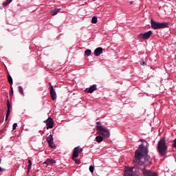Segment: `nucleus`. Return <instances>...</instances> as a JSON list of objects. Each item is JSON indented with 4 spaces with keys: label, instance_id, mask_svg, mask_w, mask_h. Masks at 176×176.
<instances>
[{
    "label": "nucleus",
    "instance_id": "9b49d317",
    "mask_svg": "<svg viewBox=\"0 0 176 176\" xmlns=\"http://www.w3.org/2000/svg\"><path fill=\"white\" fill-rule=\"evenodd\" d=\"M96 90H97V85H93L92 86H91L89 89H86L87 93H93L94 91H96Z\"/></svg>",
    "mask_w": 176,
    "mask_h": 176
},
{
    "label": "nucleus",
    "instance_id": "393cba45",
    "mask_svg": "<svg viewBox=\"0 0 176 176\" xmlns=\"http://www.w3.org/2000/svg\"><path fill=\"white\" fill-rule=\"evenodd\" d=\"M17 128V123H14L12 125V130H16V129Z\"/></svg>",
    "mask_w": 176,
    "mask_h": 176
},
{
    "label": "nucleus",
    "instance_id": "1a4fd4ad",
    "mask_svg": "<svg viewBox=\"0 0 176 176\" xmlns=\"http://www.w3.org/2000/svg\"><path fill=\"white\" fill-rule=\"evenodd\" d=\"M47 141L49 144V146L50 148H56V144H54V139H53V135L50 134L47 138Z\"/></svg>",
    "mask_w": 176,
    "mask_h": 176
},
{
    "label": "nucleus",
    "instance_id": "473e14b6",
    "mask_svg": "<svg viewBox=\"0 0 176 176\" xmlns=\"http://www.w3.org/2000/svg\"><path fill=\"white\" fill-rule=\"evenodd\" d=\"M49 85H50V89H51V86H53V85H52L51 82H49Z\"/></svg>",
    "mask_w": 176,
    "mask_h": 176
},
{
    "label": "nucleus",
    "instance_id": "423d86ee",
    "mask_svg": "<svg viewBox=\"0 0 176 176\" xmlns=\"http://www.w3.org/2000/svg\"><path fill=\"white\" fill-rule=\"evenodd\" d=\"M153 34V32L151 30H150L145 33L139 34L138 38L139 39H144V41H146V39H149L151 36H152Z\"/></svg>",
    "mask_w": 176,
    "mask_h": 176
},
{
    "label": "nucleus",
    "instance_id": "6ab92c4d",
    "mask_svg": "<svg viewBox=\"0 0 176 176\" xmlns=\"http://www.w3.org/2000/svg\"><path fill=\"white\" fill-rule=\"evenodd\" d=\"M12 1L13 0H6V1L3 3V5L4 6H8V5H9V3H10V2H12Z\"/></svg>",
    "mask_w": 176,
    "mask_h": 176
},
{
    "label": "nucleus",
    "instance_id": "a878e982",
    "mask_svg": "<svg viewBox=\"0 0 176 176\" xmlns=\"http://www.w3.org/2000/svg\"><path fill=\"white\" fill-rule=\"evenodd\" d=\"M9 115H10V111H7V113L6 115V120H8Z\"/></svg>",
    "mask_w": 176,
    "mask_h": 176
},
{
    "label": "nucleus",
    "instance_id": "cd10ccee",
    "mask_svg": "<svg viewBox=\"0 0 176 176\" xmlns=\"http://www.w3.org/2000/svg\"><path fill=\"white\" fill-rule=\"evenodd\" d=\"M141 65H146V62L144 60L140 61Z\"/></svg>",
    "mask_w": 176,
    "mask_h": 176
},
{
    "label": "nucleus",
    "instance_id": "4be33fe9",
    "mask_svg": "<svg viewBox=\"0 0 176 176\" xmlns=\"http://www.w3.org/2000/svg\"><path fill=\"white\" fill-rule=\"evenodd\" d=\"M43 164H46L47 166H50V159H47Z\"/></svg>",
    "mask_w": 176,
    "mask_h": 176
},
{
    "label": "nucleus",
    "instance_id": "f704fd0d",
    "mask_svg": "<svg viewBox=\"0 0 176 176\" xmlns=\"http://www.w3.org/2000/svg\"><path fill=\"white\" fill-rule=\"evenodd\" d=\"M130 4H131V5L133 4V1H131V2H130Z\"/></svg>",
    "mask_w": 176,
    "mask_h": 176
},
{
    "label": "nucleus",
    "instance_id": "a211bd4d",
    "mask_svg": "<svg viewBox=\"0 0 176 176\" xmlns=\"http://www.w3.org/2000/svg\"><path fill=\"white\" fill-rule=\"evenodd\" d=\"M10 102H9V100L7 101V111H10Z\"/></svg>",
    "mask_w": 176,
    "mask_h": 176
},
{
    "label": "nucleus",
    "instance_id": "6e6552de",
    "mask_svg": "<svg viewBox=\"0 0 176 176\" xmlns=\"http://www.w3.org/2000/svg\"><path fill=\"white\" fill-rule=\"evenodd\" d=\"M44 123H46L47 130H49V129H53V126L54 124V122H53V118L50 117L48 118L44 121Z\"/></svg>",
    "mask_w": 176,
    "mask_h": 176
},
{
    "label": "nucleus",
    "instance_id": "f8f14e48",
    "mask_svg": "<svg viewBox=\"0 0 176 176\" xmlns=\"http://www.w3.org/2000/svg\"><path fill=\"white\" fill-rule=\"evenodd\" d=\"M102 47H98L95 50L94 53H95V56H96V57H98V56H100V54H102Z\"/></svg>",
    "mask_w": 176,
    "mask_h": 176
},
{
    "label": "nucleus",
    "instance_id": "20e7f679",
    "mask_svg": "<svg viewBox=\"0 0 176 176\" xmlns=\"http://www.w3.org/2000/svg\"><path fill=\"white\" fill-rule=\"evenodd\" d=\"M82 152H83V149H82V148H80L79 146L74 148L72 159L75 161L76 164H80V160H76V157H78L79 153H82Z\"/></svg>",
    "mask_w": 176,
    "mask_h": 176
},
{
    "label": "nucleus",
    "instance_id": "7c9ffc66",
    "mask_svg": "<svg viewBox=\"0 0 176 176\" xmlns=\"http://www.w3.org/2000/svg\"><path fill=\"white\" fill-rule=\"evenodd\" d=\"M96 123H97L98 126H101V122L100 121L97 122Z\"/></svg>",
    "mask_w": 176,
    "mask_h": 176
},
{
    "label": "nucleus",
    "instance_id": "c756f323",
    "mask_svg": "<svg viewBox=\"0 0 176 176\" xmlns=\"http://www.w3.org/2000/svg\"><path fill=\"white\" fill-rule=\"evenodd\" d=\"M139 141H140L141 142H145L146 144V145H148V142H146L145 140L144 139H140Z\"/></svg>",
    "mask_w": 176,
    "mask_h": 176
},
{
    "label": "nucleus",
    "instance_id": "0eeeda50",
    "mask_svg": "<svg viewBox=\"0 0 176 176\" xmlns=\"http://www.w3.org/2000/svg\"><path fill=\"white\" fill-rule=\"evenodd\" d=\"M162 28H168V23L167 22H155V30H160Z\"/></svg>",
    "mask_w": 176,
    "mask_h": 176
},
{
    "label": "nucleus",
    "instance_id": "bb28decb",
    "mask_svg": "<svg viewBox=\"0 0 176 176\" xmlns=\"http://www.w3.org/2000/svg\"><path fill=\"white\" fill-rule=\"evenodd\" d=\"M54 163H56V160L53 159L50 160V165L54 164Z\"/></svg>",
    "mask_w": 176,
    "mask_h": 176
},
{
    "label": "nucleus",
    "instance_id": "c85d7f7f",
    "mask_svg": "<svg viewBox=\"0 0 176 176\" xmlns=\"http://www.w3.org/2000/svg\"><path fill=\"white\" fill-rule=\"evenodd\" d=\"M11 92L10 93V96H13V87H10Z\"/></svg>",
    "mask_w": 176,
    "mask_h": 176
},
{
    "label": "nucleus",
    "instance_id": "2f4dec72",
    "mask_svg": "<svg viewBox=\"0 0 176 176\" xmlns=\"http://www.w3.org/2000/svg\"><path fill=\"white\" fill-rule=\"evenodd\" d=\"M5 170L3 169V168H2L1 166H0V173L1 172V171H4Z\"/></svg>",
    "mask_w": 176,
    "mask_h": 176
},
{
    "label": "nucleus",
    "instance_id": "9d476101",
    "mask_svg": "<svg viewBox=\"0 0 176 176\" xmlns=\"http://www.w3.org/2000/svg\"><path fill=\"white\" fill-rule=\"evenodd\" d=\"M50 93V96L52 101H54V100L57 98V94H56V91H54V88L53 87V86H51V89Z\"/></svg>",
    "mask_w": 176,
    "mask_h": 176
},
{
    "label": "nucleus",
    "instance_id": "2eb2a0df",
    "mask_svg": "<svg viewBox=\"0 0 176 176\" xmlns=\"http://www.w3.org/2000/svg\"><path fill=\"white\" fill-rule=\"evenodd\" d=\"M31 167H32V163L31 162V160H28V173H30L31 171Z\"/></svg>",
    "mask_w": 176,
    "mask_h": 176
},
{
    "label": "nucleus",
    "instance_id": "f3484780",
    "mask_svg": "<svg viewBox=\"0 0 176 176\" xmlns=\"http://www.w3.org/2000/svg\"><path fill=\"white\" fill-rule=\"evenodd\" d=\"M91 23H93V24H97V16L92 17Z\"/></svg>",
    "mask_w": 176,
    "mask_h": 176
},
{
    "label": "nucleus",
    "instance_id": "f257e3e1",
    "mask_svg": "<svg viewBox=\"0 0 176 176\" xmlns=\"http://www.w3.org/2000/svg\"><path fill=\"white\" fill-rule=\"evenodd\" d=\"M151 157L148 155V148L144 146V144H141L135 152L133 160L135 167H142V166L151 164Z\"/></svg>",
    "mask_w": 176,
    "mask_h": 176
},
{
    "label": "nucleus",
    "instance_id": "aec40b11",
    "mask_svg": "<svg viewBox=\"0 0 176 176\" xmlns=\"http://www.w3.org/2000/svg\"><path fill=\"white\" fill-rule=\"evenodd\" d=\"M85 54H86V56H90L91 54V50H85Z\"/></svg>",
    "mask_w": 176,
    "mask_h": 176
},
{
    "label": "nucleus",
    "instance_id": "ddd939ff",
    "mask_svg": "<svg viewBox=\"0 0 176 176\" xmlns=\"http://www.w3.org/2000/svg\"><path fill=\"white\" fill-rule=\"evenodd\" d=\"M96 141L100 144V142H102V141H104V138H102V136L98 135L96 137Z\"/></svg>",
    "mask_w": 176,
    "mask_h": 176
},
{
    "label": "nucleus",
    "instance_id": "5701e85b",
    "mask_svg": "<svg viewBox=\"0 0 176 176\" xmlns=\"http://www.w3.org/2000/svg\"><path fill=\"white\" fill-rule=\"evenodd\" d=\"M89 171L91 172V173H94V166H89Z\"/></svg>",
    "mask_w": 176,
    "mask_h": 176
},
{
    "label": "nucleus",
    "instance_id": "f03ea898",
    "mask_svg": "<svg viewBox=\"0 0 176 176\" xmlns=\"http://www.w3.org/2000/svg\"><path fill=\"white\" fill-rule=\"evenodd\" d=\"M140 170H142L144 176H155V173L151 170H146L145 168L135 166L132 168H124V176L138 175Z\"/></svg>",
    "mask_w": 176,
    "mask_h": 176
},
{
    "label": "nucleus",
    "instance_id": "7ed1b4c3",
    "mask_svg": "<svg viewBox=\"0 0 176 176\" xmlns=\"http://www.w3.org/2000/svg\"><path fill=\"white\" fill-rule=\"evenodd\" d=\"M157 151L160 156H162V157H166V156H167V153H168V146H167L164 138H162L158 142Z\"/></svg>",
    "mask_w": 176,
    "mask_h": 176
},
{
    "label": "nucleus",
    "instance_id": "72a5a7b5",
    "mask_svg": "<svg viewBox=\"0 0 176 176\" xmlns=\"http://www.w3.org/2000/svg\"><path fill=\"white\" fill-rule=\"evenodd\" d=\"M155 176H157V173H155Z\"/></svg>",
    "mask_w": 176,
    "mask_h": 176
},
{
    "label": "nucleus",
    "instance_id": "412c9836",
    "mask_svg": "<svg viewBox=\"0 0 176 176\" xmlns=\"http://www.w3.org/2000/svg\"><path fill=\"white\" fill-rule=\"evenodd\" d=\"M19 93L21 94H24V89H23V87H21V86H19Z\"/></svg>",
    "mask_w": 176,
    "mask_h": 176
},
{
    "label": "nucleus",
    "instance_id": "39448f33",
    "mask_svg": "<svg viewBox=\"0 0 176 176\" xmlns=\"http://www.w3.org/2000/svg\"><path fill=\"white\" fill-rule=\"evenodd\" d=\"M97 130H98L99 131V134L100 135H102L103 138H109L111 133H109V131L105 129H104V127H102V126H100V125H97Z\"/></svg>",
    "mask_w": 176,
    "mask_h": 176
},
{
    "label": "nucleus",
    "instance_id": "b1692460",
    "mask_svg": "<svg viewBox=\"0 0 176 176\" xmlns=\"http://www.w3.org/2000/svg\"><path fill=\"white\" fill-rule=\"evenodd\" d=\"M151 27L155 30V21L153 19H151Z\"/></svg>",
    "mask_w": 176,
    "mask_h": 176
},
{
    "label": "nucleus",
    "instance_id": "dca6fc26",
    "mask_svg": "<svg viewBox=\"0 0 176 176\" xmlns=\"http://www.w3.org/2000/svg\"><path fill=\"white\" fill-rule=\"evenodd\" d=\"M8 82L10 83V85H13V78H12V76L10 75H8Z\"/></svg>",
    "mask_w": 176,
    "mask_h": 176
},
{
    "label": "nucleus",
    "instance_id": "4468645a",
    "mask_svg": "<svg viewBox=\"0 0 176 176\" xmlns=\"http://www.w3.org/2000/svg\"><path fill=\"white\" fill-rule=\"evenodd\" d=\"M61 10L60 8H56L52 10L51 13L52 16H56L58 12Z\"/></svg>",
    "mask_w": 176,
    "mask_h": 176
}]
</instances>
